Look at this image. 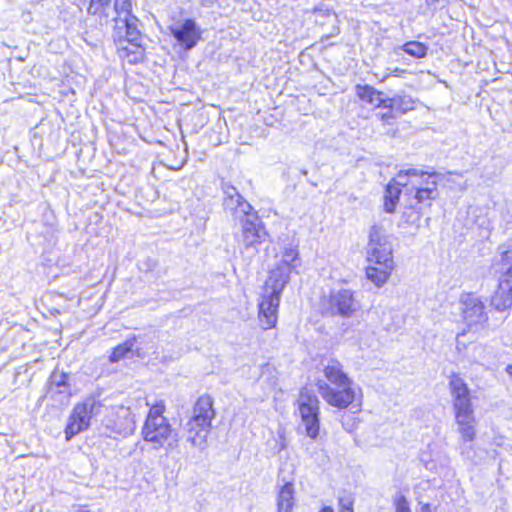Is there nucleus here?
I'll return each mask as SVG.
<instances>
[{
	"label": "nucleus",
	"instance_id": "1",
	"mask_svg": "<svg viewBox=\"0 0 512 512\" xmlns=\"http://www.w3.org/2000/svg\"><path fill=\"white\" fill-rule=\"evenodd\" d=\"M325 380L316 383L322 399L338 409H345L362 397L361 389L344 371L343 365L331 359L323 368Z\"/></svg>",
	"mask_w": 512,
	"mask_h": 512
},
{
	"label": "nucleus",
	"instance_id": "2",
	"mask_svg": "<svg viewBox=\"0 0 512 512\" xmlns=\"http://www.w3.org/2000/svg\"><path fill=\"white\" fill-rule=\"evenodd\" d=\"M165 405L159 402L153 405L142 428L143 439L155 449L173 451L179 446L178 433L172 428L168 419L163 415Z\"/></svg>",
	"mask_w": 512,
	"mask_h": 512
},
{
	"label": "nucleus",
	"instance_id": "3",
	"mask_svg": "<svg viewBox=\"0 0 512 512\" xmlns=\"http://www.w3.org/2000/svg\"><path fill=\"white\" fill-rule=\"evenodd\" d=\"M103 405L95 398H86L73 408L65 428V438L71 440L75 435L89 428L91 420L101 413Z\"/></svg>",
	"mask_w": 512,
	"mask_h": 512
},
{
	"label": "nucleus",
	"instance_id": "4",
	"mask_svg": "<svg viewBox=\"0 0 512 512\" xmlns=\"http://www.w3.org/2000/svg\"><path fill=\"white\" fill-rule=\"evenodd\" d=\"M301 266V259L297 246L290 245L284 248L280 254L279 260L276 262L274 268L270 271L267 285H273L278 289H284L290 280L292 272L298 273L297 269Z\"/></svg>",
	"mask_w": 512,
	"mask_h": 512
},
{
	"label": "nucleus",
	"instance_id": "5",
	"mask_svg": "<svg viewBox=\"0 0 512 512\" xmlns=\"http://www.w3.org/2000/svg\"><path fill=\"white\" fill-rule=\"evenodd\" d=\"M324 306L330 315L345 319L353 318L362 309L360 300L357 299L355 292L350 289L330 291L324 301Z\"/></svg>",
	"mask_w": 512,
	"mask_h": 512
},
{
	"label": "nucleus",
	"instance_id": "6",
	"mask_svg": "<svg viewBox=\"0 0 512 512\" xmlns=\"http://www.w3.org/2000/svg\"><path fill=\"white\" fill-rule=\"evenodd\" d=\"M298 404L301 422L305 427L306 435L311 439H316L320 429V402L317 396L304 388L300 392Z\"/></svg>",
	"mask_w": 512,
	"mask_h": 512
},
{
	"label": "nucleus",
	"instance_id": "7",
	"mask_svg": "<svg viewBox=\"0 0 512 512\" xmlns=\"http://www.w3.org/2000/svg\"><path fill=\"white\" fill-rule=\"evenodd\" d=\"M283 289L265 283L264 293L258 303V320L262 329L268 330L276 326L278 308Z\"/></svg>",
	"mask_w": 512,
	"mask_h": 512
},
{
	"label": "nucleus",
	"instance_id": "8",
	"mask_svg": "<svg viewBox=\"0 0 512 512\" xmlns=\"http://www.w3.org/2000/svg\"><path fill=\"white\" fill-rule=\"evenodd\" d=\"M368 260L373 263L393 262L392 244L389 235L381 226L374 225L369 232Z\"/></svg>",
	"mask_w": 512,
	"mask_h": 512
},
{
	"label": "nucleus",
	"instance_id": "9",
	"mask_svg": "<svg viewBox=\"0 0 512 512\" xmlns=\"http://www.w3.org/2000/svg\"><path fill=\"white\" fill-rule=\"evenodd\" d=\"M105 426L111 432L127 437L135 431V414L131 411L130 406H113L107 412Z\"/></svg>",
	"mask_w": 512,
	"mask_h": 512
},
{
	"label": "nucleus",
	"instance_id": "10",
	"mask_svg": "<svg viewBox=\"0 0 512 512\" xmlns=\"http://www.w3.org/2000/svg\"><path fill=\"white\" fill-rule=\"evenodd\" d=\"M176 44L181 49L189 51L193 49L201 39V29L193 19L176 21L168 27Z\"/></svg>",
	"mask_w": 512,
	"mask_h": 512
},
{
	"label": "nucleus",
	"instance_id": "11",
	"mask_svg": "<svg viewBox=\"0 0 512 512\" xmlns=\"http://www.w3.org/2000/svg\"><path fill=\"white\" fill-rule=\"evenodd\" d=\"M459 303L463 319L469 327L482 326L488 321L484 302L475 294L463 293Z\"/></svg>",
	"mask_w": 512,
	"mask_h": 512
},
{
	"label": "nucleus",
	"instance_id": "12",
	"mask_svg": "<svg viewBox=\"0 0 512 512\" xmlns=\"http://www.w3.org/2000/svg\"><path fill=\"white\" fill-rule=\"evenodd\" d=\"M239 221L242 226V242L246 248L254 247L265 240L267 232L255 211Z\"/></svg>",
	"mask_w": 512,
	"mask_h": 512
},
{
	"label": "nucleus",
	"instance_id": "13",
	"mask_svg": "<svg viewBox=\"0 0 512 512\" xmlns=\"http://www.w3.org/2000/svg\"><path fill=\"white\" fill-rule=\"evenodd\" d=\"M224 209L235 219H242L248 214L254 212L252 206L239 194L233 186L224 187Z\"/></svg>",
	"mask_w": 512,
	"mask_h": 512
},
{
	"label": "nucleus",
	"instance_id": "14",
	"mask_svg": "<svg viewBox=\"0 0 512 512\" xmlns=\"http://www.w3.org/2000/svg\"><path fill=\"white\" fill-rule=\"evenodd\" d=\"M69 375L60 371H53L49 377L47 396L60 403H68L71 397V387L68 383Z\"/></svg>",
	"mask_w": 512,
	"mask_h": 512
},
{
	"label": "nucleus",
	"instance_id": "15",
	"mask_svg": "<svg viewBox=\"0 0 512 512\" xmlns=\"http://www.w3.org/2000/svg\"><path fill=\"white\" fill-rule=\"evenodd\" d=\"M211 428L210 424L189 419L184 426L187 442L200 450L205 449Z\"/></svg>",
	"mask_w": 512,
	"mask_h": 512
},
{
	"label": "nucleus",
	"instance_id": "16",
	"mask_svg": "<svg viewBox=\"0 0 512 512\" xmlns=\"http://www.w3.org/2000/svg\"><path fill=\"white\" fill-rule=\"evenodd\" d=\"M114 35L118 38L120 44L140 41L141 33L138 29L137 17L126 18L120 23H116L114 26Z\"/></svg>",
	"mask_w": 512,
	"mask_h": 512
},
{
	"label": "nucleus",
	"instance_id": "17",
	"mask_svg": "<svg viewBox=\"0 0 512 512\" xmlns=\"http://www.w3.org/2000/svg\"><path fill=\"white\" fill-rule=\"evenodd\" d=\"M215 414L213 399L209 395H202L195 402L190 419L212 425Z\"/></svg>",
	"mask_w": 512,
	"mask_h": 512
},
{
	"label": "nucleus",
	"instance_id": "18",
	"mask_svg": "<svg viewBox=\"0 0 512 512\" xmlns=\"http://www.w3.org/2000/svg\"><path fill=\"white\" fill-rule=\"evenodd\" d=\"M426 172L414 168L408 170H401L396 175V182L402 185L407 191L417 192L422 185V179L425 177Z\"/></svg>",
	"mask_w": 512,
	"mask_h": 512
},
{
	"label": "nucleus",
	"instance_id": "19",
	"mask_svg": "<svg viewBox=\"0 0 512 512\" xmlns=\"http://www.w3.org/2000/svg\"><path fill=\"white\" fill-rule=\"evenodd\" d=\"M455 421L461 439L465 442H472L476 437V418L474 413L456 415Z\"/></svg>",
	"mask_w": 512,
	"mask_h": 512
},
{
	"label": "nucleus",
	"instance_id": "20",
	"mask_svg": "<svg viewBox=\"0 0 512 512\" xmlns=\"http://www.w3.org/2000/svg\"><path fill=\"white\" fill-rule=\"evenodd\" d=\"M376 266H369L366 269L367 278L376 286H383L389 279L394 268V262L375 263Z\"/></svg>",
	"mask_w": 512,
	"mask_h": 512
},
{
	"label": "nucleus",
	"instance_id": "21",
	"mask_svg": "<svg viewBox=\"0 0 512 512\" xmlns=\"http://www.w3.org/2000/svg\"><path fill=\"white\" fill-rule=\"evenodd\" d=\"M355 93L360 100L373 107H384L386 98L382 97L383 93L370 85H356Z\"/></svg>",
	"mask_w": 512,
	"mask_h": 512
},
{
	"label": "nucleus",
	"instance_id": "22",
	"mask_svg": "<svg viewBox=\"0 0 512 512\" xmlns=\"http://www.w3.org/2000/svg\"><path fill=\"white\" fill-rule=\"evenodd\" d=\"M384 108L405 114L416 108V100L409 95L396 94L391 98H386Z\"/></svg>",
	"mask_w": 512,
	"mask_h": 512
},
{
	"label": "nucleus",
	"instance_id": "23",
	"mask_svg": "<svg viewBox=\"0 0 512 512\" xmlns=\"http://www.w3.org/2000/svg\"><path fill=\"white\" fill-rule=\"evenodd\" d=\"M118 50L120 56L127 60L128 63L135 64L142 62L145 56V50L138 42H129L127 45L118 42Z\"/></svg>",
	"mask_w": 512,
	"mask_h": 512
},
{
	"label": "nucleus",
	"instance_id": "24",
	"mask_svg": "<svg viewBox=\"0 0 512 512\" xmlns=\"http://www.w3.org/2000/svg\"><path fill=\"white\" fill-rule=\"evenodd\" d=\"M87 4V13L99 21L107 22L112 0H84Z\"/></svg>",
	"mask_w": 512,
	"mask_h": 512
},
{
	"label": "nucleus",
	"instance_id": "25",
	"mask_svg": "<svg viewBox=\"0 0 512 512\" xmlns=\"http://www.w3.org/2000/svg\"><path fill=\"white\" fill-rule=\"evenodd\" d=\"M402 185L393 178L387 185L384 194V210L387 213H393L399 200Z\"/></svg>",
	"mask_w": 512,
	"mask_h": 512
},
{
	"label": "nucleus",
	"instance_id": "26",
	"mask_svg": "<svg viewBox=\"0 0 512 512\" xmlns=\"http://www.w3.org/2000/svg\"><path fill=\"white\" fill-rule=\"evenodd\" d=\"M500 261L503 272L499 278V282L503 284L504 288L507 287L512 291V250H501Z\"/></svg>",
	"mask_w": 512,
	"mask_h": 512
},
{
	"label": "nucleus",
	"instance_id": "27",
	"mask_svg": "<svg viewBox=\"0 0 512 512\" xmlns=\"http://www.w3.org/2000/svg\"><path fill=\"white\" fill-rule=\"evenodd\" d=\"M491 306L497 311H505L512 306V291L499 282L498 288L491 297Z\"/></svg>",
	"mask_w": 512,
	"mask_h": 512
},
{
	"label": "nucleus",
	"instance_id": "28",
	"mask_svg": "<svg viewBox=\"0 0 512 512\" xmlns=\"http://www.w3.org/2000/svg\"><path fill=\"white\" fill-rule=\"evenodd\" d=\"M294 506V487L290 482L285 483L278 494V511L291 512Z\"/></svg>",
	"mask_w": 512,
	"mask_h": 512
},
{
	"label": "nucleus",
	"instance_id": "29",
	"mask_svg": "<svg viewBox=\"0 0 512 512\" xmlns=\"http://www.w3.org/2000/svg\"><path fill=\"white\" fill-rule=\"evenodd\" d=\"M449 388L452 401L470 396V390L467 384L458 375H452L449 381Z\"/></svg>",
	"mask_w": 512,
	"mask_h": 512
},
{
	"label": "nucleus",
	"instance_id": "30",
	"mask_svg": "<svg viewBox=\"0 0 512 512\" xmlns=\"http://www.w3.org/2000/svg\"><path fill=\"white\" fill-rule=\"evenodd\" d=\"M438 196L437 191V183L431 182L426 185V188H420L417 192H415L414 199L417 204H427L431 205V201L436 199Z\"/></svg>",
	"mask_w": 512,
	"mask_h": 512
},
{
	"label": "nucleus",
	"instance_id": "31",
	"mask_svg": "<svg viewBox=\"0 0 512 512\" xmlns=\"http://www.w3.org/2000/svg\"><path fill=\"white\" fill-rule=\"evenodd\" d=\"M132 3L130 0H114V11L116 13V17L112 20L114 23H120L126 18H132L134 15L131 12Z\"/></svg>",
	"mask_w": 512,
	"mask_h": 512
},
{
	"label": "nucleus",
	"instance_id": "32",
	"mask_svg": "<svg viewBox=\"0 0 512 512\" xmlns=\"http://www.w3.org/2000/svg\"><path fill=\"white\" fill-rule=\"evenodd\" d=\"M401 49L412 57L423 58L426 56L428 47L418 41H409L405 43Z\"/></svg>",
	"mask_w": 512,
	"mask_h": 512
},
{
	"label": "nucleus",
	"instance_id": "33",
	"mask_svg": "<svg viewBox=\"0 0 512 512\" xmlns=\"http://www.w3.org/2000/svg\"><path fill=\"white\" fill-rule=\"evenodd\" d=\"M135 339L128 340L123 344L118 345L115 347L109 357L111 362H118L120 359L124 358L127 353H129L132 350V347L134 345Z\"/></svg>",
	"mask_w": 512,
	"mask_h": 512
},
{
	"label": "nucleus",
	"instance_id": "34",
	"mask_svg": "<svg viewBox=\"0 0 512 512\" xmlns=\"http://www.w3.org/2000/svg\"><path fill=\"white\" fill-rule=\"evenodd\" d=\"M453 402V408L456 415L474 413L471 396L455 399Z\"/></svg>",
	"mask_w": 512,
	"mask_h": 512
},
{
	"label": "nucleus",
	"instance_id": "35",
	"mask_svg": "<svg viewBox=\"0 0 512 512\" xmlns=\"http://www.w3.org/2000/svg\"><path fill=\"white\" fill-rule=\"evenodd\" d=\"M401 219L408 225H418L421 219V211L419 208H416L412 205L405 207V210L402 212Z\"/></svg>",
	"mask_w": 512,
	"mask_h": 512
},
{
	"label": "nucleus",
	"instance_id": "36",
	"mask_svg": "<svg viewBox=\"0 0 512 512\" xmlns=\"http://www.w3.org/2000/svg\"><path fill=\"white\" fill-rule=\"evenodd\" d=\"M439 175L437 173H428L426 172L425 177L422 179L421 188H426V185L431 182H436L438 184Z\"/></svg>",
	"mask_w": 512,
	"mask_h": 512
},
{
	"label": "nucleus",
	"instance_id": "37",
	"mask_svg": "<svg viewBox=\"0 0 512 512\" xmlns=\"http://www.w3.org/2000/svg\"><path fill=\"white\" fill-rule=\"evenodd\" d=\"M396 512H411L409 508V504L404 497L398 499L396 503Z\"/></svg>",
	"mask_w": 512,
	"mask_h": 512
},
{
	"label": "nucleus",
	"instance_id": "38",
	"mask_svg": "<svg viewBox=\"0 0 512 512\" xmlns=\"http://www.w3.org/2000/svg\"><path fill=\"white\" fill-rule=\"evenodd\" d=\"M393 111L394 110L389 109V112L382 113L380 115V119L384 124H391L392 120L394 119Z\"/></svg>",
	"mask_w": 512,
	"mask_h": 512
},
{
	"label": "nucleus",
	"instance_id": "39",
	"mask_svg": "<svg viewBox=\"0 0 512 512\" xmlns=\"http://www.w3.org/2000/svg\"><path fill=\"white\" fill-rule=\"evenodd\" d=\"M340 512H353V507L351 502H344L341 500V510Z\"/></svg>",
	"mask_w": 512,
	"mask_h": 512
},
{
	"label": "nucleus",
	"instance_id": "40",
	"mask_svg": "<svg viewBox=\"0 0 512 512\" xmlns=\"http://www.w3.org/2000/svg\"><path fill=\"white\" fill-rule=\"evenodd\" d=\"M420 512H431L430 506L427 504L422 505Z\"/></svg>",
	"mask_w": 512,
	"mask_h": 512
},
{
	"label": "nucleus",
	"instance_id": "41",
	"mask_svg": "<svg viewBox=\"0 0 512 512\" xmlns=\"http://www.w3.org/2000/svg\"><path fill=\"white\" fill-rule=\"evenodd\" d=\"M401 72H404V71L399 68H395L394 70H392L391 74L394 76H398L399 73H401Z\"/></svg>",
	"mask_w": 512,
	"mask_h": 512
},
{
	"label": "nucleus",
	"instance_id": "42",
	"mask_svg": "<svg viewBox=\"0 0 512 512\" xmlns=\"http://www.w3.org/2000/svg\"><path fill=\"white\" fill-rule=\"evenodd\" d=\"M437 2H439V0H426V3H427L428 6L434 5Z\"/></svg>",
	"mask_w": 512,
	"mask_h": 512
},
{
	"label": "nucleus",
	"instance_id": "43",
	"mask_svg": "<svg viewBox=\"0 0 512 512\" xmlns=\"http://www.w3.org/2000/svg\"><path fill=\"white\" fill-rule=\"evenodd\" d=\"M320 512H334L333 509L331 507H324L321 509Z\"/></svg>",
	"mask_w": 512,
	"mask_h": 512
},
{
	"label": "nucleus",
	"instance_id": "44",
	"mask_svg": "<svg viewBox=\"0 0 512 512\" xmlns=\"http://www.w3.org/2000/svg\"><path fill=\"white\" fill-rule=\"evenodd\" d=\"M506 372H507L509 375H511V376H512V365H508V366L506 367Z\"/></svg>",
	"mask_w": 512,
	"mask_h": 512
},
{
	"label": "nucleus",
	"instance_id": "45",
	"mask_svg": "<svg viewBox=\"0 0 512 512\" xmlns=\"http://www.w3.org/2000/svg\"><path fill=\"white\" fill-rule=\"evenodd\" d=\"M285 447H286V444H285V442H284V440H283V441L281 442V444H280V450L285 449Z\"/></svg>",
	"mask_w": 512,
	"mask_h": 512
},
{
	"label": "nucleus",
	"instance_id": "46",
	"mask_svg": "<svg viewBox=\"0 0 512 512\" xmlns=\"http://www.w3.org/2000/svg\"><path fill=\"white\" fill-rule=\"evenodd\" d=\"M461 336H462L461 334H458V335H457V339H456V340H457V343H458V344L460 343V337H461Z\"/></svg>",
	"mask_w": 512,
	"mask_h": 512
},
{
	"label": "nucleus",
	"instance_id": "47",
	"mask_svg": "<svg viewBox=\"0 0 512 512\" xmlns=\"http://www.w3.org/2000/svg\"><path fill=\"white\" fill-rule=\"evenodd\" d=\"M499 264L502 266V264H501V261H500V260H499V262H496V265H499Z\"/></svg>",
	"mask_w": 512,
	"mask_h": 512
}]
</instances>
